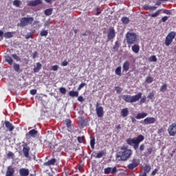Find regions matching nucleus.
<instances>
[{"label": "nucleus", "mask_w": 176, "mask_h": 176, "mask_svg": "<svg viewBox=\"0 0 176 176\" xmlns=\"http://www.w3.org/2000/svg\"><path fill=\"white\" fill-rule=\"evenodd\" d=\"M133 155V151L131 149L127 148V146H122L120 148V151L116 154V160L118 162H126Z\"/></svg>", "instance_id": "f257e3e1"}, {"label": "nucleus", "mask_w": 176, "mask_h": 176, "mask_svg": "<svg viewBox=\"0 0 176 176\" xmlns=\"http://www.w3.org/2000/svg\"><path fill=\"white\" fill-rule=\"evenodd\" d=\"M145 140V137L143 135H139L135 139L129 138L126 142L127 145H129L130 146H133V149L135 151H137L138 149V146H140V144L142 142Z\"/></svg>", "instance_id": "f03ea898"}, {"label": "nucleus", "mask_w": 176, "mask_h": 176, "mask_svg": "<svg viewBox=\"0 0 176 176\" xmlns=\"http://www.w3.org/2000/svg\"><path fill=\"white\" fill-rule=\"evenodd\" d=\"M141 97H142V93L140 92L134 96L124 95L122 96V100H124L125 102H130L131 104H133V102H137V101H140Z\"/></svg>", "instance_id": "7ed1b4c3"}, {"label": "nucleus", "mask_w": 176, "mask_h": 176, "mask_svg": "<svg viewBox=\"0 0 176 176\" xmlns=\"http://www.w3.org/2000/svg\"><path fill=\"white\" fill-rule=\"evenodd\" d=\"M126 41L128 47H131V45H134L137 42V34L128 32L126 34Z\"/></svg>", "instance_id": "20e7f679"}, {"label": "nucleus", "mask_w": 176, "mask_h": 176, "mask_svg": "<svg viewBox=\"0 0 176 176\" xmlns=\"http://www.w3.org/2000/svg\"><path fill=\"white\" fill-rule=\"evenodd\" d=\"M34 22V17H23L21 18L20 23L19 24V27H27V25H30L32 24Z\"/></svg>", "instance_id": "39448f33"}, {"label": "nucleus", "mask_w": 176, "mask_h": 176, "mask_svg": "<svg viewBox=\"0 0 176 176\" xmlns=\"http://www.w3.org/2000/svg\"><path fill=\"white\" fill-rule=\"evenodd\" d=\"M176 32H170L166 37L165 39V45L166 46H168L171 43H173V41L175 38Z\"/></svg>", "instance_id": "423d86ee"}, {"label": "nucleus", "mask_w": 176, "mask_h": 176, "mask_svg": "<svg viewBox=\"0 0 176 176\" xmlns=\"http://www.w3.org/2000/svg\"><path fill=\"white\" fill-rule=\"evenodd\" d=\"M96 112L98 118H102L104 116V107L100 106L98 102L96 104Z\"/></svg>", "instance_id": "0eeeda50"}, {"label": "nucleus", "mask_w": 176, "mask_h": 176, "mask_svg": "<svg viewBox=\"0 0 176 176\" xmlns=\"http://www.w3.org/2000/svg\"><path fill=\"white\" fill-rule=\"evenodd\" d=\"M36 135H38V131L35 129H32L25 134V138L26 140H30L31 138H35Z\"/></svg>", "instance_id": "6e6552de"}, {"label": "nucleus", "mask_w": 176, "mask_h": 176, "mask_svg": "<svg viewBox=\"0 0 176 176\" xmlns=\"http://www.w3.org/2000/svg\"><path fill=\"white\" fill-rule=\"evenodd\" d=\"M23 153L25 156V157H30V146H28V144L27 143H24L23 145Z\"/></svg>", "instance_id": "1a4fd4ad"}, {"label": "nucleus", "mask_w": 176, "mask_h": 176, "mask_svg": "<svg viewBox=\"0 0 176 176\" xmlns=\"http://www.w3.org/2000/svg\"><path fill=\"white\" fill-rule=\"evenodd\" d=\"M169 135L174 137L176 135V124L173 123L168 129Z\"/></svg>", "instance_id": "9d476101"}, {"label": "nucleus", "mask_w": 176, "mask_h": 176, "mask_svg": "<svg viewBox=\"0 0 176 176\" xmlns=\"http://www.w3.org/2000/svg\"><path fill=\"white\" fill-rule=\"evenodd\" d=\"M117 171H118V168H116V166H114L113 168L107 167L104 169V173L106 175L116 174Z\"/></svg>", "instance_id": "9b49d317"}, {"label": "nucleus", "mask_w": 176, "mask_h": 176, "mask_svg": "<svg viewBox=\"0 0 176 176\" xmlns=\"http://www.w3.org/2000/svg\"><path fill=\"white\" fill-rule=\"evenodd\" d=\"M116 36V32H115V29L113 28H110L109 32L107 34L108 41L113 39Z\"/></svg>", "instance_id": "f8f14e48"}, {"label": "nucleus", "mask_w": 176, "mask_h": 176, "mask_svg": "<svg viewBox=\"0 0 176 176\" xmlns=\"http://www.w3.org/2000/svg\"><path fill=\"white\" fill-rule=\"evenodd\" d=\"M138 164H139L137 159L133 158L132 160V163L128 164L127 168H129V170H134V168H135L136 167H138Z\"/></svg>", "instance_id": "ddd939ff"}, {"label": "nucleus", "mask_w": 176, "mask_h": 176, "mask_svg": "<svg viewBox=\"0 0 176 176\" xmlns=\"http://www.w3.org/2000/svg\"><path fill=\"white\" fill-rule=\"evenodd\" d=\"M156 122V119L153 117H147L144 120V124H153Z\"/></svg>", "instance_id": "4468645a"}, {"label": "nucleus", "mask_w": 176, "mask_h": 176, "mask_svg": "<svg viewBox=\"0 0 176 176\" xmlns=\"http://www.w3.org/2000/svg\"><path fill=\"white\" fill-rule=\"evenodd\" d=\"M42 4V0H34L28 1V6H38V5Z\"/></svg>", "instance_id": "2eb2a0df"}, {"label": "nucleus", "mask_w": 176, "mask_h": 176, "mask_svg": "<svg viewBox=\"0 0 176 176\" xmlns=\"http://www.w3.org/2000/svg\"><path fill=\"white\" fill-rule=\"evenodd\" d=\"M6 128L8 131H13L14 130V126H13V124L10 123L9 121H5L4 122Z\"/></svg>", "instance_id": "dca6fc26"}, {"label": "nucleus", "mask_w": 176, "mask_h": 176, "mask_svg": "<svg viewBox=\"0 0 176 176\" xmlns=\"http://www.w3.org/2000/svg\"><path fill=\"white\" fill-rule=\"evenodd\" d=\"M19 175L21 176L30 175V170L25 168H21V169H19Z\"/></svg>", "instance_id": "f3484780"}, {"label": "nucleus", "mask_w": 176, "mask_h": 176, "mask_svg": "<svg viewBox=\"0 0 176 176\" xmlns=\"http://www.w3.org/2000/svg\"><path fill=\"white\" fill-rule=\"evenodd\" d=\"M57 160L55 158H52L48 160L47 162L43 164V166H47V167H50V166H54Z\"/></svg>", "instance_id": "a211bd4d"}, {"label": "nucleus", "mask_w": 176, "mask_h": 176, "mask_svg": "<svg viewBox=\"0 0 176 176\" xmlns=\"http://www.w3.org/2000/svg\"><path fill=\"white\" fill-rule=\"evenodd\" d=\"M130 69V62L126 60L122 65V70L124 72H127Z\"/></svg>", "instance_id": "6ab92c4d"}, {"label": "nucleus", "mask_w": 176, "mask_h": 176, "mask_svg": "<svg viewBox=\"0 0 176 176\" xmlns=\"http://www.w3.org/2000/svg\"><path fill=\"white\" fill-rule=\"evenodd\" d=\"M132 52H133V53H135V54H138V53H140V45L138 44H134L133 45H132Z\"/></svg>", "instance_id": "aec40b11"}, {"label": "nucleus", "mask_w": 176, "mask_h": 176, "mask_svg": "<svg viewBox=\"0 0 176 176\" xmlns=\"http://www.w3.org/2000/svg\"><path fill=\"white\" fill-rule=\"evenodd\" d=\"M16 32H7L4 34V36L7 39H9L10 38H13V36H14Z\"/></svg>", "instance_id": "412c9836"}, {"label": "nucleus", "mask_w": 176, "mask_h": 176, "mask_svg": "<svg viewBox=\"0 0 176 176\" xmlns=\"http://www.w3.org/2000/svg\"><path fill=\"white\" fill-rule=\"evenodd\" d=\"M120 113L122 118H126V116H129V108L122 109Z\"/></svg>", "instance_id": "4be33fe9"}, {"label": "nucleus", "mask_w": 176, "mask_h": 176, "mask_svg": "<svg viewBox=\"0 0 176 176\" xmlns=\"http://www.w3.org/2000/svg\"><path fill=\"white\" fill-rule=\"evenodd\" d=\"M148 116V113H138L135 116V119H144Z\"/></svg>", "instance_id": "5701e85b"}, {"label": "nucleus", "mask_w": 176, "mask_h": 176, "mask_svg": "<svg viewBox=\"0 0 176 176\" xmlns=\"http://www.w3.org/2000/svg\"><path fill=\"white\" fill-rule=\"evenodd\" d=\"M5 61H6V63H8V64H9V65H13V64H14L13 58H12L9 56H7L5 57Z\"/></svg>", "instance_id": "b1692460"}, {"label": "nucleus", "mask_w": 176, "mask_h": 176, "mask_svg": "<svg viewBox=\"0 0 176 176\" xmlns=\"http://www.w3.org/2000/svg\"><path fill=\"white\" fill-rule=\"evenodd\" d=\"M41 69H42V64H41V63H37L36 67L34 68V72H39Z\"/></svg>", "instance_id": "393cba45"}, {"label": "nucleus", "mask_w": 176, "mask_h": 176, "mask_svg": "<svg viewBox=\"0 0 176 176\" xmlns=\"http://www.w3.org/2000/svg\"><path fill=\"white\" fill-rule=\"evenodd\" d=\"M144 9L145 10H156L157 9V7L145 5Z\"/></svg>", "instance_id": "a878e982"}, {"label": "nucleus", "mask_w": 176, "mask_h": 176, "mask_svg": "<svg viewBox=\"0 0 176 176\" xmlns=\"http://www.w3.org/2000/svg\"><path fill=\"white\" fill-rule=\"evenodd\" d=\"M69 96L70 97H78L79 96V92L76 91H70L69 92Z\"/></svg>", "instance_id": "bb28decb"}, {"label": "nucleus", "mask_w": 176, "mask_h": 176, "mask_svg": "<svg viewBox=\"0 0 176 176\" xmlns=\"http://www.w3.org/2000/svg\"><path fill=\"white\" fill-rule=\"evenodd\" d=\"M119 47H120V43H119V41H116L113 47V51L118 52V50H119Z\"/></svg>", "instance_id": "cd10ccee"}, {"label": "nucleus", "mask_w": 176, "mask_h": 176, "mask_svg": "<svg viewBox=\"0 0 176 176\" xmlns=\"http://www.w3.org/2000/svg\"><path fill=\"white\" fill-rule=\"evenodd\" d=\"M102 156H105V152L104 151H99L96 156V159H101V157H102Z\"/></svg>", "instance_id": "c85d7f7f"}, {"label": "nucleus", "mask_w": 176, "mask_h": 176, "mask_svg": "<svg viewBox=\"0 0 176 176\" xmlns=\"http://www.w3.org/2000/svg\"><path fill=\"white\" fill-rule=\"evenodd\" d=\"M116 74L118 75V76H122V67L119 66L116 69Z\"/></svg>", "instance_id": "c756f323"}, {"label": "nucleus", "mask_w": 176, "mask_h": 176, "mask_svg": "<svg viewBox=\"0 0 176 176\" xmlns=\"http://www.w3.org/2000/svg\"><path fill=\"white\" fill-rule=\"evenodd\" d=\"M45 16H52L53 13V8H49L44 11Z\"/></svg>", "instance_id": "7c9ffc66"}, {"label": "nucleus", "mask_w": 176, "mask_h": 176, "mask_svg": "<svg viewBox=\"0 0 176 176\" xmlns=\"http://www.w3.org/2000/svg\"><path fill=\"white\" fill-rule=\"evenodd\" d=\"M13 65V68L15 72H20V65L17 63H14Z\"/></svg>", "instance_id": "2f4dec72"}, {"label": "nucleus", "mask_w": 176, "mask_h": 176, "mask_svg": "<svg viewBox=\"0 0 176 176\" xmlns=\"http://www.w3.org/2000/svg\"><path fill=\"white\" fill-rule=\"evenodd\" d=\"M151 169L152 168L151 167V165L146 164L144 168V171L148 174V173H149Z\"/></svg>", "instance_id": "473e14b6"}, {"label": "nucleus", "mask_w": 176, "mask_h": 176, "mask_svg": "<svg viewBox=\"0 0 176 176\" xmlns=\"http://www.w3.org/2000/svg\"><path fill=\"white\" fill-rule=\"evenodd\" d=\"M96 145V138H91L90 140V146L91 149H94V146Z\"/></svg>", "instance_id": "72a5a7b5"}, {"label": "nucleus", "mask_w": 176, "mask_h": 176, "mask_svg": "<svg viewBox=\"0 0 176 176\" xmlns=\"http://www.w3.org/2000/svg\"><path fill=\"white\" fill-rule=\"evenodd\" d=\"M121 21L124 24H129V23H130V19L128 17L124 16L122 18Z\"/></svg>", "instance_id": "f704fd0d"}, {"label": "nucleus", "mask_w": 176, "mask_h": 176, "mask_svg": "<svg viewBox=\"0 0 176 176\" xmlns=\"http://www.w3.org/2000/svg\"><path fill=\"white\" fill-rule=\"evenodd\" d=\"M13 5L16 8H20V5H21V1L20 0H14Z\"/></svg>", "instance_id": "c9c22d12"}, {"label": "nucleus", "mask_w": 176, "mask_h": 176, "mask_svg": "<svg viewBox=\"0 0 176 176\" xmlns=\"http://www.w3.org/2000/svg\"><path fill=\"white\" fill-rule=\"evenodd\" d=\"M148 152L144 153L145 156H149V155H152V152H153V148L150 147L147 148Z\"/></svg>", "instance_id": "e433bc0d"}, {"label": "nucleus", "mask_w": 176, "mask_h": 176, "mask_svg": "<svg viewBox=\"0 0 176 176\" xmlns=\"http://www.w3.org/2000/svg\"><path fill=\"white\" fill-rule=\"evenodd\" d=\"M167 90V84H164L160 89V91H162V93H164Z\"/></svg>", "instance_id": "4c0bfd02"}, {"label": "nucleus", "mask_w": 176, "mask_h": 176, "mask_svg": "<svg viewBox=\"0 0 176 176\" xmlns=\"http://www.w3.org/2000/svg\"><path fill=\"white\" fill-rule=\"evenodd\" d=\"M77 141L79 144H82L85 141V136H78L77 138Z\"/></svg>", "instance_id": "58836bf2"}, {"label": "nucleus", "mask_w": 176, "mask_h": 176, "mask_svg": "<svg viewBox=\"0 0 176 176\" xmlns=\"http://www.w3.org/2000/svg\"><path fill=\"white\" fill-rule=\"evenodd\" d=\"M49 32L47 30H42L40 33L41 36H47Z\"/></svg>", "instance_id": "ea45409f"}, {"label": "nucleus", "mask_w": 176, "mask_h": 176, "mask_svg": "<svg viewBox=\"0 0 176 176\" xmlns=\"http://www.w3.org/2000/svg\"><path fill=\"white\" fill-rule=\"evenodd\" d=\"M65 123H66V126L68 129H69V127H71V124L72 123V121L69 119H67L65 120Z\"/></svg>", "instance_id": "a19ab883"}, {"label": "nucleus", "mask_w": 176, "mask_h": 176, "mask_svg": "<svg viewBox=\"0 0 176 176\" xmlns=\"http://www.w3.org/2000/svg\"><path fill=\"white\" fill-rule=\"evenodd\" d=\"M12 57L14 58V60H16V61L21 60V58H20V56H17V54H12Z\"/></svg>", "instance_id": "79ce46f5"}, {"label": "nucleus", "mask_w": 176, "mask_h": 176, "mask_svg": "<svg viewBox=\"0 0 176 176\" xmlns=\"http://www.w3.org/2000/svg\"><path fill=\"white\" fill-rule=\"evenodd\" d=\"M149 61L156 63V61H157V58H156V56L153 55L149 58Z\"/></svg>", "instance_id": "37998d69"}, {"label": "nucleus", "mask_w": 176, "mask_h": 176, "mask_svg": "<svg viewBox=\"0 0 176 176\" xmlns=\"http://www.w3.org/2000/svg\"><path fill=\"white\" fill-rule=\"evenodd\" d=\"M160 12H162V10H158L154 14H152L151 16L152 17H157V16L160 14Z\"/></svg>", "instance_id": "c03bdc74"}, {"label": "nucleus", "mask_w": 176, "mask_h": 176, "mask_svg": "<svg viewBox=\"0 0 176 176\" xmlns=\"http://www.w3.org/2000/svg\"><path fill=\"white\" fill-rule=\"evenodd\" d=\"M146 83H152V82H153V78L151 76L146 77Z\"/></svg>", "instance_id": "a18cd8bd"}, {"label": "nucleus", "mask_w": 176, "mask_h": 176, "mask_svg": "<svg viewBox=\"0 0 176 176\" xmlns=\"http://www.w3.org/2000/svg\"><path fill=\"white\" fill-rule=\"evenodd\" d=\"M59 91L61 93V94H65V93H67V89L65 87H60L59 88Z\"/></svg>", "instance_id": "49530a36"}, {"label": "nucleus", "mask_w": 176, "mask_h": 176, "mask_svg": "<svg viewBox=\"0 0 176 176\" xmlns=\"http://www.w3.org/2000/svg\"><path fill=\"white\" fill-rule=\"evenodd\" d=\"M7 157L10 159V157H11V159H13V157H14V153H13L12 151H9L8 153L7 154Z\"/></svg>", "instance_id": "de8ad7c7"}, {"label": "nucleus", "mask_w": 176, "mask_h": 176, "mask_svg": "<svg viewBox=\"0 0 176 176\" xmlns=\"http://www.w3.org/2000/svg\"><path fill=\"white\" fill-rule=\"evenodd\" d=\"M153 97H155V94L153 92H151L148 95L147 98H148V100H153Z\"/></svg>", "instance_id": "09e8293b"}, {"label": "nucleus", "mask_w": 176, "mask_h": 176, "mask_svg": "<svg viewBox=\"0 0 176 176\" xmlns=\"http://www.w3.org/2000/svg\"><path fill=\"white\" fill-rule=\"evenodd\" d=\"M146 101V96H144L140 100V105H142L144 102Z\"/></svg>", "instance_id": "8fccbe9b"}, {"label": "nucleus", "mask_w": 176, "mask_h": 176, "mask_svg": "<svg viewBox=\"0 0 176 176\" xmlns=\"http://www.w3.org/2000/svg\"><path fill=\"white\" fill-rule=\"evenodd\" d=\"M140 152H144L145 151V144H142L139 147Z\"/></svg>", "instance_id": "3c124183"}, {"label": "nucleus", "mask_w": 176, "mask_h": 176, "mask_svg": "<svg viewBox=\"0 0 176 176\" xmlns=\"http://www.w3.org/2000/svg\"><path fill=\"white\" fill-rule=\"evenodd\" d=\"M78 171L80 173H83L85 171V169H83V166L82 165L77 166Z\"/></svg>", "instance_id": "603ef678"}, {"label": "nucleus", "mask_w": 176, "mask_h": 176, "mask_svg": "<svg viewBox=\"0 0 176 176\" xmlns=\"http://www.w3.org/2000/svg\"><path fill=\"white\" fill-rule=\"evenodd\" d=\"M85 86H86V83L82 82L81 83L78 87V90H82V89H83V87H85Z\"/></svg>", "instance_id": "864d4df0"}, {"label": "nucleus", "mask_w": 176, "mask_h": 176, "mask_svg": "<svg viewBox=\"0 0 176 176\" xmlns=\"http://www.w3.org/2000/svg\"><path fill=\"white\" fill-rule=\"evenodd\" d=\"M163 13H164V14H173L170 10H163Z\"/></svg>", "instance_id": "5fc2aeb1"}, {"label": "nucleus", "mask_w": 176, "mask_h": 176, "mask_svg": "<svg viewBox=\"0 0 176 176\" xmlns=\"http://www.w3.org/2000/svg\"><path fill=\"white\" fill-rule=\"evenodd\" d=\"M167 20H168V16H165L162 18V23H166V21H167Z\"/></svg>", "instance_id": "6e6d98bb"}, {"label": "nucleus", "mask_w": 176, "mask_h": 176, "mask_svg": "<svg viewBox=\"0 0 176 176\" xmlns=\"http://www.w3.org/2000/svg\"><path fill=\"white\" fill-rule=\"evenodd\" d=\"M58 69V65H55L54 66L52 67V71H57Z\"/></svg>", "instance_id": "4d7b16f0"}, {"label": "nucleus", "mask_w": 176, "mask_h": 176, "mask_svg": "<svg viewBox=\"0 0 176 176\" xmlns=\"http://www.w3.org/2000/svg\"><path fill=\"white\" fill-rule=\"evenodd\" d=\"M36 89H31L30 94H32V96H35V94H36Z\"/></svg>", "instance_id": "13d9d810"}, {"label": "nucleus", "mask_w": 176, "mask_h": 176, "mask_svg": "<svg viewBox=\"0 0 176 176\" xmlns=\"http://www.w3.org/2000/svg\"><path fill=\"white\" fill-rule=\"evenodd\" d=\"M84 100L85 99H83V96H80L78 98V101H79L80 102H83Z\"/></svg>", "instance_id": "bf43d9fd"}, {"label": "nucleus", "mask_w": 176, "mask_h": 176, "mask_svg": "<svg viewBox=\"0 0 176 176\" xmlns=\"http://www.w3.org/2000/svg\"><path fill=\"white\" fill-rule=\"evenodd\" d=\"M116 90L117 91V93L120 94V93H122V88L119 87H116Z\"/></svg>", "instance_id": "052dcab7"}, {"label": "nucleus", "mask_w": 176, "mask_h": 176, "mask_svg": "<svg viewBox=\"0 0 176 176\" xmlns=\"http://www.w3.org/2000/svg\"><path fill=\"white\" fill-rule=\"evenodd\" d=\"M61 65L63 67H67V65H68V62L67 60H64L63 62H62Z\"/></svg>", "instance_id": "680f3d73"}, {"label": "nucleus", "mask_w": 176, "mask_h": 176, "mask_svg": "<svg viewBox=\"0 0 176 176\" xmlns=\"http://www.w3.org/2000/svg\"><path fill=\"white\" fill-rule=\"evenodd\" d=\"M162 133H164V129H163V128L157 130V134H162Z\"/></svg>", "instance_id": "e2e57ef3"}, {"label": "nucleus", "mask_w": 176, "mask_h": 176, "mask_svg": "<svg viewBox=\"0 0 176 176\" xmlns=\"http://www.w3.org/2000/svg\"><path fill=\"white\" fill-rule=\"evenodd\" d=\"M131 120L132 123H135V122H137V120L134 117H131Z\"/></svg>", "instance_id": "0e129e2a"}, {"label": "nucleus", "mask_w": 176, "mask_h": 176, "mask_svg": "<svg viewBox=\"0 0 176 176\" xmlns=\"http://www.w3.org/2000/svg\"><path fill=\"white\" fill-rule=\"evenodd\" d=\"M156 173H157V168H155L154 170L152 172V175H156Z\"/></svg>", "instance_id": "69168bd1"}, {"label": "nucleus", "mask_w": 176, "mask_h": 176, "mask_svg": "<svg viewBox=\"0 0 176 176\" xmlns=\"http://www.w3.org/2000/svg\"><path fill=\"white\" fill-rule=\"evenodd\" d=\"M38 56V52H34L33 54V58H36V56Z\"/></svg>", "instance_id": "338daca9"}, {"label": "nucleus", "mask_w": 176, "mask_h": 176, "mask_svg": "<svg viewBox=\"0 0 176 176\" xmlns=\"http://www.w3.org/2000/svg\"><path fill=\"white\" fill-rule=\"evenodd\" d=\"M31 36H32V34H29L25 36V39H30V38H31Z\"/></svg>", "instance_id": "774afa93"}]
</instances>
